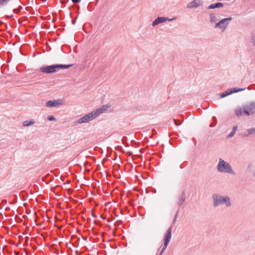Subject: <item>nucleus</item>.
Here are the masks:
<instances>
[{"label":"nucleus","mask_w":255,"mask_h":255,"mask_svg":"<svg viewBox=\"0 0 255 255\" xmlns=\"http://www.w3.org/2000/svg\"><path fill=\"white\" fill-rule=\"evenodd\" d=\"M97 117L94 111H92L90 113H89L84 117L80 118L78 120V124L86 123L90 121H91Z\"/></svg>","instance_id":"5"},{"label":"nucleus","mask_w":255,"mask_h":255,"mask_svg":"<svg viewBox=\"0 0 255 255\" xmlns=\"http://www.w3.org/2000/svg\"><path fill=\"white\" fill-rule=\"evenodd\" d=\"M212 199L213 200V205L215 207L223 204L227 207H230L231 205L230 198L228 196H223L218 194H214L212 195Z\"/></svg>","instance_id":"3"},{"label":"nucleus","mask_w":255,"mask_h":255,"mask_svg":"<svg viewBox=\"0 0 255 255\" xmlns=\"http://www.w3.org/2000/svg\"><path fill=\"white\" fill-rule=\"evenodd\" d=\"M244 114L247 116H250L255 113V104L251 103L243 106Z\"/></svg>","instance_id":"7"},{"label":"nucleus","mask_w":255,"mask_h":255,"mask_svg":"<svg viewBox=\"0 0 255 255\" xmlns=\"http://www.w3.org/2000/svg\"><path fill=\"white\" fill-rule=\"evenodd\" d=\"M232 19L231 17L224 18L220 20L218 22L216 23L214 28H219L222 32H224L227 28L230 21Z\"/></svg>","instance_id":"4"},{"label":"nucleus","mask_w":255,"mask_h":255,"mask_svg":"<svg viewBox=\"0 0 255 255\" xmlns=\"http://www.w3.org/2000/svg\"><path fill=\"white\" fill-rule=\"evenodd\" d=\"M34 123V121L33 120H31L30 121H24L22 123V125L23 126L27 127V126H29L32 124H33Z\"/></svg>","instance_id":"17"},{"label":"nucleus","mask_w":255,"mask_h":255,"mask_svg":"<svg viewBox=\"0 0 255 255\" xmlns=\"http://www.w3.org/2000/svg\"><path fill=\"white\" fill-rule=\"evenodd\" d=\"M71 66V65L53 64L49 66H42L40 68V71L45 74L54 73L58 71L60 69H67Z\"/></svg>","instance_id":"1"},{"label":"nucleus","mask_w":255,"mask_h":255,"mask_svg":"<svg viewBox=\"0 0 255 255\" xmlns=\"http://www.w3.org/2000/svg\"><path fill=\"white\" fill-rule=\"evenodd\" d=\"M47 119L50 121H56L55 118L53 116H49L47 117Z\"/></svg>","instance_id":"22"},{"label":"nucleus","mask_w":255,"mask_h":255,"mask_svg":"<svg viewBox=\"0 0 255 255\" xmlns=\"http://www.w3.org/2000/svg\"><path fill=\"white\" fill-rule=\"evenodd\" d=\"M235 112L236 115L239 117H241L243 115V113H244L243 108L237 109L235 110Z\"/></svg>","instance_id":"18"},{"label":"nucleus","mask_w":255,"mask_h":255,"mask_svg":"<svg viewBox=\"0 0 255 255\" xmlns=\"http://www.w3.org/2000/svg\"><path fill=\"white\" fill-rule=\"evenodd\" d=\"M62 100H50L47 101L45 104V106L47 107L53 108L62 104Z\"/></svg>","instance_id":"11"},{"label":"nucleus","mask_w":255,"mask_h":255,"mask_svg":"<svg viewBox=\"0 0 255 255\" xmlns=\"http://www.w3.org/2000/svg\"><path fill=\"white\" fill-rule=\"evenodd\" d=\"M171 228H169L165 236H164V245H163V246L161 250V251L159 253V254L158 255H162V254L163 253L164 250L166 249L167 248V246L168 244V243H169L170 240H171Z\"/></svg>","instance_id":"6"},{"label":"nucleus","mask_w":255,"mask_h":255,"mask_svg":"<svg viewBox=\"0 0 255 255\" xmlns=\"http://www.w3.org/2000/svg\"><path fill=\"white\" fill-rule=\"evenodd\" d=\"M217 169L220 173H225L233 175H236V173L233 170L230 164L221 158L219 160Z\"/></svg>","instance_id":"2"},{"label":"nucleus","mask_w":255,"mask_h":255,"mask_svg":"<svg viewBox=\"0 0 255 255\" xmlns=\"http://www.w3.org/2000/svg\"><path fill=\"white\" fill-rule=\"evenodd\" d=\"M81 0H72V1L74 3H77L79 2Z\"/></svg>","instance_id":"26"},{"label":"nucleus","mask_w":255,"mask_h":255,"mask_svg":"<svg viewBox=\"0 0 255 255\" xmlns=\"http://www.w3.org/2000/svg\"><path fill=\"white\" fill-rule=\"evenodd\" d=\"M13 12L15 13H18L19 11H20V9H13Z\"/></svg>","instance_id":"27"},{"label":"nucleus","mask_w":255,"mask_h":255,"mask_svg":"<svg viewBox=\"0 0 255 255\" xmlns=\"http://www.w3.org/2000/svg\"><path fill=\"white\" fill-rule=\"evenodd\" d=\"M174 122L175 123V124L176 125V126H179L181 125V123L178 121V120H176L175 119H174Z\"/></svg>","instance_id":"25"},{"label":"nucleus","mask_w":255,"mask_h":255,"mask_svg":"<svg viewBox=\"0 0 255 255\" xmlns=\"http://www.w3.org/2000/svg\"><path fill=\"white\" fill-rule=\"evenodd\" d=\"M237 128H238V127L237 126H235L233 127V128H232V131L231 132V133L227 135V137L228 138H231L232 137L234 134H235L237 130Z\"/></svg>","instance_id":"16"},{"label":"nucleus","mask_w":255,"mask_h":255,"mask_svg":"<svg viewBox=\"0 0 255 255\" xmlns=\"http://www.w3.org/2000/svg\"><path fill=\"white\" fill-rule=\"evenodd\" d=\"M245 89L244 88H232L229 89L228 91H225L222 94H220V98H225L230 95H231L233 93H235L238 92L243 91Z\"/></svg>","instance_id":"10"},{"label":"nucleus","mask_w":255,"mask_h":255,"mask_svg":"<svg viewBox=\"0 0 255 255\" xmlns=\"http://www.w3.org/2000/svg\"><path fill=\"white\" fill-rule=\"evenodd\" d=\"M248 133L250 134H255V128H250L248 129Z\"/></svg>","instance_id":"19"},{"label":"nucleus","mask_w":255,"mask_h":255,"mask_svg":"<svg viewBox=\"0 0 255 255\" xmlns=\"http://www.w3.org/2000/svg\"><path fill=\"white\" fill-rule=\"evenodd\" d=\"M176 19V17H174L172 18H169L168 17H164V16H163V17L158 16L157 18H156L152 22V26L154 27L156 25H157L160 23L166 22V21H171L175 20Z\"/></svg>","instance_id":"9"},{"label":"nucleus","mask_w":255,"mask_h":255,"mask_svg":"<svg viewBox=\"0 0 255 255\" xmlns=\"http://www.w3.org/2000/svg\"><path fill=\"white\" fill-rule=\"evenodd\" d=\"M186 200V194L185 192L183 191L181 195L179 196L178 201V204L181 206Z\"/></svg>","instance_id":"13"},{"label":"nucleus","mask_w":255,"mask_h":255,"mask_svg":"<svg viewBox=\"0 0 255 255\" xmlns=\"http://www.w3.org/2000/svg\"><path fill=\"white\" fill-rule=\"evenodd\" d=\"M10 0H0V6L6 4Z\"/></svg>","instance_id":"20"},{"label":"nucleus","mask_w":255,"mask_h":255,"mask_svg":"<svg viewBox=\"0 0 255 255\" xmlns=\"http://www.w3.org/2000/svg\"><path fill=\"white\" fill-rule=\"evenodd\" d=\"M249 135H250V134L248 133V129L246 130L242 134V136L244 137H247Z\"/></svg>","instance_id":"23"},{"label":"nucleus","mask_w":255,"mask_h":255,"mask_svg":"<svg viewBox=\"0 0 255 255\" xmlns=\"http://www.w3.org/2000/svg\"><path fill=\"white\" fill-rule=\"evenodd\" d=\"M72 23L73 24H74L75 23V20H72Z\"/></svg>","instance_id":"30"},{"label":"nucleus","mask_w":255,"mask_h":255,"mask_svg":"<svg viewBox=\"0 0 255 255\" xmlns=\"http://www.w3.org/2000/svg\"><path fill=\"white\" fill-rule=\"evenodd\" d=\"M22 9V6H19L18 9H20V10Z\"/></svg>","instance_id":"29"},{"label":"nucleus","mask_w":255,"mask_h":255,"mask_svg":"<svg viewBox=\"0 0 255 255\" xmlns=\"http://www.w3.org/2000/svg\"><path fill=\"white\" fill-rule=\"evenodd\" d=\"M203 0H193L189 2L187 5V7L189 9H196L198 7H203Z\"/></svg>","instance_id":"8"},{"label":"nucleus","mask_w":255,"mask_h":255,"mask_svg":"<svg viewBox=\"0 0 255 255\" xmlns=\"http://www.w3.org/2000/svg\"><path fill=\"white\" fill-rule=\"evenodd\" d=\"M223 6V4L221 2H217L215 3H212L208 6V9H215L217 8H220Z\"/></svg>","instance_id":"14"},{"label":"nucleus","mask_w":255,"mask_h":255,"mask_svg":"<svg viewBox=\"0 0 255 255\" xmlns=\"http://www.w3.org/2000/svg\"><path fill=\"white\" fill-rule=\"evenodd\" d=\"M213 119L214 120V122L212 124L210 125V127L211 128L215 127L217 124V119H216V117H213Z\"/></svg>","instance_id":"21"},{"label":"nucleus","mask_w":255,"mask_h":255,"mask_svg":"<svg viewBox=\"0 0 255 255\" xmlns=\"http://www.w3.org/2000/svg\"><path fill=\"white\" fill-rule=\"evenodd\" d=\"M110 107V106L107 105H104L102 107L97 109L96 110H94L95 113H96L97 116H99L100 114H102L104 112H105L108 108Z\"/></svg>","instance_id":"12"},{"label":"nucleus","mask_w":255,"mask_h":255,"mask_svg":"<svg viewBox=\"0 0 255 255\" xmlns=\"http://www.w3.org/2000/svg\"><path fill=\"white\" fill-rule=\"evenodd\" d=\"M253 174L254 176H255V169L253 171Z\"/></svg>","instance_id":"28"},{"label":"nucleus","mask_w":255,"mask_h":255,"mask_svg":"<svg viewBox=\"0 0 255 255\" xmlns=\"http://www.w3.org/2000/svg\"><path fill=\"white\" fill-rule=\"evenodd\" d=\"M209 17H210V21L212 23L216 22L218 20L217 16L214 13H210Z\"/></svg>","instance_id":"15"},{"label":"nucleus","mask_w":255,"mask_h":255,"mask_svg":"<svg viewBox=\"0 0 255 255\" xmlns=\"http://www.w3.org/2000/svg\"><path fill=\"white\" fill-rule=\"evenodd\" d=\"M252 42L255 46V33L253 35L251 40Z\"/></svg>","instance_id":"24"}]
</instances>
